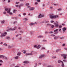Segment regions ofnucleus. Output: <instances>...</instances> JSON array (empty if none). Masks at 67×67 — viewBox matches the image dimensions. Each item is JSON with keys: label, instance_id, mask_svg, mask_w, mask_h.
<instances>
[{"label": "nucleus", "instance_id": "f257e3e1", "mask_svg": "<svg viewBox=\"0 0 67 67\" xmlns=\"http://www.w3.org/2000/svg\"><path fill=\"white\" fill-rule=\"evenodd\" d=\"M58 16L57 15H54L53 14L50 15V17L51 19H55L56 18H58Z\"/></svg>", "mask_w": 67, "mask_h": 67}, {"label": "nucleus", "instance_id": "f03ea898", "mask_svg": "<svg viewBox=\"0 0 67 67\" xmlns=\"http://www.w3.org/2000/svg\"><path fill=\"white\" fill-rule=\"evenodd\" d=\"M15 29H16V27H15L14 28L12 29L11 28H10L9 29H7L6 30L7 31H14L15 30Z\"/></svg>", "mask_w": 67, "mask_h": 67}, {"label": "nucleus", "instance_id": "7ed1b4c3", "mask_svg": "<svg viewBox=\"0 0 67 67\" xmlns=\"http://www.w3.org/2000/svg\"><path fill=\"white\" fill-rule=\"evenodd\" d=\"M61 56H64V58L65 59V58H66V56H67V54H61Z\"/></svg>", "mask_w": 67, "mask_h": 67}, {"label": "nucleus", "instance_id": "20e7f679", "mask_svg": "<svg viewBox=\"0 0 67 67\" xmlns=\"http://www.w3.org/2000/svg\"><path fill=\"white\" fill-rule=\"evenodd\" d=\"M10 10L11 9H9V10L7 11V13H9L10 15H12V13L10 12Z\"/></svg>", "mask_w": 67, "mask_h": 67}, {"label": "nucleus", "instance_id": "39448f33", "mask_svg": "<svg viewBox=\"0 0 67 67\" xmlns=\"http://www.w3.org/2000/svg\"><path fill=\"white\" fill-rule=\"evenodd\" d=\"M57 23H58L57 21H56L55 23H54V24H55L56 27L58 26V24Z\"/></svg>", "mask_w": 67, "mask_h": 67}, {"label": "nucleus", "instance_id": "423d86ee", "mask_svg": "<svg viewBox=\"0 0 67 67\" xmlns=\"http://www.w3.org/2000/svg\"><path fill=\"white\" fill-rule=\"evenodd\" d=\"M57 31H58V30L57 29L54 30V32H55L54 33V34H58V32Z\"/></svg>", "mask_w": 67, "mask_h": 67}, {"label": "nucleus", "instance_id": "0eeeda50", "mask_svg": "<svg viewBox=\"0 0 67 67\" xmlns=\"http://www.w3.org/2000/svg\"><path fill=\"white\" fill-rule=\"evenodd\" d=\"M33 55V53H32L26 54V56H28V55Z\"/></svg>", "mask_w": 67, "mask_h": 67}, {"label": "nucleus", "instance_id": "6e6552de", "mask_svg": "<svg viewBox=\"0 0 67 67\" xmlns=\"http://www.w3.org/2000/svg\"><path fill=\"white\" fill-rule=\"evenodd\" d=\"M44 15L40 14L39 15L38 18H41V17H44Z\"/></svg>", "mask_w": 67, "mask_h": 67}, {"label": "nucleus", "instance_id": "1a4fd4ad", "mask_svg": "<svg viewBox=\"0 0 67 67\" xmlns=\"http://www.w3.org/2000/svg\"><path fill=\"white\" fill-rule=\"evenodd\" d=\"M44 56V54L42 55L39 56V58H43V57Z\"/></svg>", "mask_w": 67, "mask_h": 67}, {"label": "nucleus", "instance_id": "9d476101", "mask_svg": "<svg viewBox=\"0 0 67 67\" xmlns=\"http://www.w3.org/2000/svg\"><path fill=\"white\" fill-rule=\"evenodd\" d=\"M0 36L1 37H3V36H5V35L4 34H2Z\"/></svg>", "mask_w": 67, "mask_h": 67}, {"label": "nucleus", "instance_id": "9b49d317", "mask_svg": "<svg viewBox=\"0 0 67 67\" xmlns=\"http://www.w3.org/2000/svg\"><path fill=\"white\" fill-rule=\"evenodd\" d=\"M66 28L65 27H64L63 29V33H64L65 32V31H66Z\"/></svg>", "mask_w": 67, "mask_h": 67}, {"label": "nucleus", "instance_id": "f8f14e48", "mask_svg": "<svg viewBox=\"0 0 67 67\" xmlns=\"http://www.w3.org/2000/svg\"><path fill=\"white\" fill-rule=\"evenodd\" d=\"M34 9V8L33 7H31L30 9L29 10L30 11H32V10H33Z\"/></svg>", "mask_w": 67, "mask_h": 67}, {"label": "nucleus", "instance_id": "ddd939ff", "mask_svg": "<svg viewBox=\"0 0 67 67\" xmlns=\"http://www.w3.org/2000/svg\"><path fill=\"white\" fill-rule=\"evenodd\" d=\"M41 47V45H38L37 46L36 48H37L38 49L39 48H40Z\"/></svg>", "mask_w": 67, "mask_h": 67}, {"label": "nucleus", "instance_id": "4468645a", "mask_svg": "<svg viewBox=\"0 0 67 67\" xmlns=\"http://www.w3.org/2000/svg\"><path fill=\"white\" fill-rule=\"evenodd\" d=\"M63 62L61 60H59L58 61V63H62Z\"/></svg>", "mask_w": 67, "mask_h": 67}, {"label": "nucleus", "instance_id": "2eb2a0df", "mask_svg": "<svg viewBox=\"0 0 67 67\" xmlns=\"http://www.w3.org/2000/svg\"><path fill=\"white\" fill-rule=\"evenodd\" d=\"M34 24H35V23H31L30 24V25H34Z\"/></svg>", "mask_w": 67, "mask_h": 67}, {"label": "nucleus", "instance_id": "dca6fc26", "mask_svg": "<svg viewBox=\"0 0 67 67\" xmlns=\"http://www.w3.org/2000/svg\"><path fill=\"white\" fill-rule=\"evenodd\" d=\"M58 37H59V36H55L54 37V39L56 40V39H57V38H58Z\"/></svg>", "mask_w": 67, "mask_h": 67}, {"label": "nucleus", "instance_id": "f3484780", "mask_svg": "<svg viewBox=\"0 0 67 67\" xmlns=\"http://www.w3.org/2000/svg\"><path fill=\"white\" fill-rule=\"evenodd\" d=\"M6 39H10V37L9 36H7L5 37Z\"/></svg>", "mask_w": 67, "mask_h": 67}, {"label": "nucleus", "instance_id": "a211bd4d", "mask_svg": "<svg viewBox=\"0 0 67 67\" xmlns=\"http://www.w3.org/2000/svg\"><path fill=\"white\" fill-rule=\"evenodd\" d=\"M5 22V21L3 20V21H1V23H2V24H3V23H4Z\"/></svg>", "mask_w": 67, "mask_h": 67}, {"label": "nucleus", "instance_id": "6ab92c4d", "mask_svg": "<svg viewBox=\"0 0 67 67\" xmlns=\"http://www.w3.org/2000/svg\"><path fill=\"white\" fill-rule=\"evenodd\" d=\"M3 58H4V59H8V58L5 56Z\"/></svg>", "mask_w": 67, "mask_h": 67}, {"label": "nucleus", "instance_id": "aec40b11", "mask_svg": "<svg viewBox=\"0 0 67 67\" xmlns=\"http://www.w3.org/2000/svg\"><path fill=\"white\" fill-rule=\"evenodd\" d=\"M28 63V62L27 61H24L23 62V63H24L25 64H27Z\"/></svg>", "mask_w": 67, "mask_h": 67}, {"label": "nucleus", "instance_id": "412c9836", "mask_svg": "<svg viewBox=\"0 0 67 67\" xmlns=\"http://www.w3.org/2000/svg\"><path fill=\"white\" fill-rule=\"evenodd\" d=\"M43 36H38V38H41V37H42Z\"/></svg>", "mask_w": 67, "mask_h": 67}, {"label": "nucleus", "instance_id": "4be33fe9", "mask_svg": "<svg viewBox=\"0 0 67 67\" xmlns=\"http://www.w3.org/2000/svg\"><path fill=\"white\" fill-rule=\"evenodd\" d=\"M17 55H20V54H21V52H18L17 54Z\"/></svg>", "mask_w": 67, "mask_h": 67}, {"label": "nucleus", "instance_id": "5701e85b", "mask_svg": "<svg viewBox=\"0 0 67 67\" xmlns=\"http://www.w3.org/2000/svg\"><path fill=\"white\" fill-rule=\"evenodd\" d=\"M62 10V8H59L58 9V11H61Z\"/></svg>", "mask_w": 67, "mask_h": 67}, {"label": "nucleus", "instance_id": "b1692460", "mask_svg": "<svg viewBox=\"0 0 67 67\" xmlns=\"http://www.w3.org/2000/svg\"><path fill=\"white\" fill-rule=\"evenodd\" d=\"M3 46H7V44L6 43H4L3 44Z\"/></svg>", "mask_w": 67, "mask_h": 67}, {"label": "nucleus", "instance_id": "393cba45", "mask_svg": "<svg viewBox=\"0 0 67 67\" xmlns=\"http://www.w3.org/2000/svg\"><path fill=\"white\" fill-rule=\"evenodd\" d=\"M62 67H64V63H63V62L62 63Z\"/></svg>", "mask_w": 67, "mask_h": 67}, {"label": "nucleus", "instance_id": "a878e982", "mask_svg": "<svg viewBox=\"0 0 67 67\" xmlns=\"http://www.w3.org/2000/svg\"><path fill=\"white\" fill-rule=\"evenodd\" d=\"M24 20L25 21H27V20H28V19H27V18H25V19H24Z\"/></svg>", "mask_w": 67, "mask_h": 67}, {"label": "nucleus", "instance_id": "bb28decb", "mask_svg": "<svg viewBox=\"0 0 67 67\" xmlns=\"http://www.w3.org/2000/svg\"><path fill=\"white\" fill-rule=\"evenodd\" d=\"M60 49H57L56 50V52H58V51H60Z\"/></svg>", "mask_w": 67, "mask_h": 67}, {"label": "nucleus", "instance_id": "cd10ccee", "mask_svg": "<svg viewBox=\"0 0 67 67\" xmlns=\"http://www.w3.org/2000/svg\"><path fill=\"white\" fill-rule=\"evenodd\" d=\"M5 10L6 11H8V8H6L5 9Z\"/></svg>", "mask_w": 67, "mask_h": 67}, {"label": "nucleus", "instance_id": "c85d7f7f", "mask_svg": "<svg viewBox=\"0 0 67 67\" xmlns=\"http://www.w3.org/2000/svg\"><path fill=\"white\" fill-rule=\"evenodd\" d=\"M26 6H27V5H29V3H26Z\"/></svg>", "mask_w": 67, "mask_h": 67}, {"label": "nucleus", "instance_id": "c756f323", "mask_svg": "<svg viewBox=\"0 0 67 67\" xmlns=\"http://www.w3.org/2000/svg\"><path fill=\"white\" fill-rule=\"evenodd\" d=\"M47 67H53V66L51 65H49L47 66Z\"/></svg>", "mask_w": 67, "mask_h": 67}, {"label": "nucleus", "instance_id": "7c9ffc66", "mask_svg": "<svg viewBox=\"0 0 67 67\" xmlns=\"http://www.w3.org/2000/svg\"><path fill=\"white\" fill-rule=\"evenodd\" d=\"M21 35V34H19V35H16V37H18V36H19V35Z\"/></svg>", "mask_w": 67, "mask_h": 67}, {"label": "nucleus", "instance_id": "2f4dec72", "mask_svg": "<svg viewBox=\"0 0 67 67\" xmlns=\"http://www.w3.org/2000/svg\"><path fill=\"white\" fill-rule=\"evenodd\" d=\"M18 58L19 57H18V56H16L15 57V59H18Z\"/></svg>", "mask_w": 67, "mask_h": 67}, {"label": "nucleus", "instance_id": "473e14b6", "mask_svg": "<svg viewBox=\"0 0 67 67\" xmlns=\"http://www.w3.org/2000/svg\"><path fill=\"white\" fill-rule=\"evenodd\" d=\"M1 57H4V56L2 55H0V58H1Z\"/></svg>", "mask_w": 67, "mask_h": 67}, {"label": "nucleus", "instance_id": "72a5a7b5", "mask_svg": "<svg viewBox=\"0 0 67 67\" xmlns=\"http://www.w3.org/2000/svg\"><path fill=\"white\" fill-rule=\"evenodd\" d=\"M42 49H45V48L44 47H42Z\"/></svg>", "mask_w": 67, "mask_h": 67}, {"label": "nucleus", "instance_id": "f704fd0d", "mask_svg": "<svg viewBox=\"0 0 67 67\" xmlns=\"http://www.w3.org/2000/svg\"><path fill=\"white\" fill-rule=\"evenodd\" d=\"M63 61H64V62H67V60L65 59L63 60Z\"/></svg>", "mask_w": 67, "mask_h": 67}, {"label": "nucleus", "instance_id": "c9c22d12", "mask_svg": "<svg viewBox=\"0 0 67 67\" xmlns=\"http://www.w3.org/2000/svg\"><path fill=\"white\" fill-rule=\"evenodd\" d=\"M48 33H49V34H51L52 33H53V32L52 31H50V32H49Z\"/></svg>", "mask_w": 67, "mask_h": 67}, {"label": "nucleus", "instance_id": "e433bc0d", "mask_svg": "<svg viewBox=\"0 0 67 67\" xmlns=\"http://www.w3.org/2000/svg\"><path fill=\"white\" fill-rule=\"evenodd\" d=\"M36 0L38 2H40L41 0Z\"/></svg>", "mask_w": 67, "mask_h": 67}, {"label": "nucleus", "instance_id": "4c0bfd02", "mask_svg": "<svg viewBox=\"0 0 67 67\" xmlns=\"http://www.w3.org/2000/svg\"><path fill=\"white\" fill-rule=\"evenodd\" d=\"M15 7L18 8V7H19V5H15Z\"/></svg>", "mask_w": 67, "mask_h": 67}, {"label": "nucleus", "instance_id": "58836bf2", "mask_svg": "<svg viewBox=\"0 0 67 67\" xmlns=\"http://www.w3.org/2000/svg\"><path fill=\"white\" fill-rule=\"evenodd\" d=\"M53 58H56V57L55 56H53Z\"/></svg>", "mask_w": 67, "mask_h": 67}, {"label": "nucleus", "instance_id": "ea45409f", "mask_svg": "<svg viewBox=\"0 0 67 67\" xmlns=\"http://www.w3.org/2000/svg\"><path fill=\"white\" fill-rule=\"evenodd\" d=\"M51 36H55V35H51Z\"/></svg>", "mask_w": 67, "mask_h": 67}, {"label": "nucleus", "instance_id": "a19ab883", "mask_svg": "<svg viewBox=\"0 0 67 67\" xmlns=\"http://www.w3.org/2000/svg\"><path fill=\"white\" fill-rule=\"evenodd\" d=\"M54 25H51V27L52 28H53L54 27Z\"/></svg>", "mask_w": 67, "mask_h": 67}, {"label": "nucleus", "instance_id": "79ce46f5", "mask_svg": "<svg viewBox=\"0 0 67 67\" xmlns=\"http://www.w3.org/2000/svg\"><path fill=\"white\" fill-rule=\"evenodd\" d=\"M37 3L36 2H35V4H36V5H37Z\"/></svg>", "mask_w": 67, "mask_h": 67}, {"label": "nucleus", "instance_id": "37998d69", "mask_svg": "<svg viewBox=\"0 0 67 67\" xmlns=\"http://www.w3.org/2000/svg\"><path fill=\"white\" fill-rule=\"evenodd\" d=\"M46 64L44 63L43 64V66H46Z\"/></svg>", "mask_w": 67, "mask_h": 67}, {"label": "nucleus", "instance_id": "c03bdc74", "mask_svg": "<svg viewBox=\"0 0 67 67\" xmlns=\"http://www.w3.org/2000/svg\"><path fill=\"white\" fill-rule=\"evenodd\" d=\"M43 41L44 42H45L46 41V40H43Z\"/></svg>", "mask_w": 67, "mask_h": 67}, {"label": "nucleus", "instance_id": "a18cd8bd", "mask_svg": "<svg viewBox=\"0 0 67 67\" xmlns=\"http://www.w3.org/2000/svg\"><path fill=\"white\" fill-rule=\"evenodd\" d=\"M65 45V43H63L62 44V46H64Z\"/></svg>", "mask_w": 67, "mask_h": 67}, {"label": "nucleus", "instance_id": "49530a36", "mask_svg": "<svg viewBox=\"0 0 67 67\" xmlns=\"http://www.w3.org/2000/svg\"><path fill=\"white\" fill-rule=\"evenodd\" d=\"M6 13H7V12H3V14H5Z\"/></svg>", "mask_w": 67, "mask_h": 67}, {"label": "nucleus", "instance_id": "de8ad7c7", "mask_svg": "<svg viewBox=\"0 0 67 67\" xmlns=\"http://www.w3.org/2000/svg\"><path fill=\"white\" fill-rule=\"evenodd\" d=\"M44 6H45V4H42V7H44Z\"/></svg>", "mask_w": 67, "mask_h": 67}, {"label": "nucleus", "instance_id": "09e8293b", "mask_svg": "<svg viewBox=\"0 0 67 67\" xmlns=\"http://www.w3.org/2000/svg\"><path fill=\"white\" fill-rule=\"evenodd\" d=\"M20 32L21 33H23V31H20Z\"/></svg>", "mask_w": 67, "mask_h": 67}, {"label": "nucleus", "instance_id": "8fccbe9b", "mask_svg": "<svg viewBox=\"0 0 67 67\" xmlns=\"http://www.w3.org/2000/svg\"><path fill=\"white\" fill-rule=\"evenodd\" d=\"M59 28H61V27H62V26L61 25H59Z\"/></svg>", "mask_w": 67, "mask_h": 67}, {"label": "nucleus", "instance_id": "3c124183", "mask_svg": "<svg viewBox=\"0 0 67 67\" xmlns=\"http://www.w3.org/2000/svg\"><path fill=\"white\" fill-rule=\"evenodd\" d=\"M17 22V21H15L14 22V24H15V23H16Z\"/></svg>", "mask_w": 67, "mask_h": 67}, {"label": "nucleus", "instance_id": "603ef678", "mask_svg": "<svg viewBox=\"0 0 67 67\" xmlns=\"http://www.w3.org/2000/svg\"><path fill=\"white\" fill-rule=\"evenodd\" d=\"M8 47H9V48H11V46L9 45L8 46Z\"/></svg>", "mask_w": 67, "mask_h": 67}, {"label": "nucleus", "instance_id": "864d4df0", "mask_svg": "<svg viewBox=\"0 0 67 67\" xmlns=\"http://www.w3.org/2000/svg\"><path fill=\"white\" fill-rule=\"evenodd\" d=\"M44 23V21H43L41 22V23Z\"/></svg>", "mask_w": 67, "mask_h": 67}, {"label": "nucleus", "instance_id": "5fc2aeb1", "mask_svg": "<svg viewBox=\"0 0 67 67\" xmlns=\"http://www.w3.org/2000/svg\"><path fill=\"white\" fill-rule=\"evenodd\" d=\"M23 15H26V13H24L23 14Z\"/></svg>", "mask_w": 67, "mask_h": 67}, {"label": "nucleus", "instance_id": "6e6d98bb", "mask_svg": "<svg viewBox=\"0 0 67 67\" xmlns=\"http://www.w3.org/2000/svg\"><path fill=\"white\" fill-rule=\"evenodd\" d=\"M37 47V46H36V45H35L34 46V47L36 48Z\"/></svg>", "mask_w": 67, "mask_h": 67}, {"label": "nucleus", "instance_id": "4d7b16f0", "mask_svg": "<svg viewBox=\"0 0 67 67\" xmlns=\"http://www.w3.org/2000/svg\"><path fill=\"white\" fill-rule=\"evenodd\" d=\"M19 3V2H16L15 3L16 4H18V3Z\"/></svg>", "mask_w": 67, "mask_h": 67}, {"label": "nucleus", "instance_id": "13d9d810", "mask_svg": "<svg viewBox=\"0 0 67 67\" xmlns=\"http://www.w3.org/2000/svg\"><path fill=\"white\" fill-rule=\"evenodd\" d=\"M54 6H56V5H57V4H54Z\"/></svg>", "mask_w": 67, "mask_h": 67}, {"label": "nucleus", "instance_id": "bf43d9fd", "mask_svg": "<svg viewBox=\"0 0 67 67\" xmlns=\"http://www.w3.org/2000/svg\"><path fill=\"white\" fill-rule=\"evenodd\" d=\"M18 7H19V8H20V7H21V5H19Z\"/></svg>", "mask_w": 67, "mask_h": 67}, {"label": "nucleus", "instance_id": "052dcab7", "mask_svg": "<svg viewBox=\"0 0 67 67\" xmlns=\"http://www.w3.org/2000/svg\"><path fill=\"white\" fill-rule=\"evenodd\" d=\"M60 39H63V38H64L63 37H60Z\"/></svg>", "mask_w": 67, "mask_h": 67}, {"label": "nucleus", "instance_id": "680f3d73", "mask_svg": "<svg viewBox=\"0 0 67 67\" xmlns=\"http://www.w3.org/2000/svg\"><path fill=\"white\" fill-rule=\"evenodd\" d=\"M19 40H22V38L20 37L19 38Z\"/></svg>", "mask_w": 67, "mask_h": 67}, {"label": "nucleus", "instance_id": "e2e57ef3", "mask_svg": "<svg viewBox=\"0 0 67 67\" xmlns=\"http://www.w3.org/2000/svg\"><path fill=\"white\" fill-rule=\"evenodd\" d=\"M38 65H41V63H38Z\"/></svg>", "mask_w": 67, "mask_h": 67}, {"label": "nucleus", "instance_id": "0e129e2a", "mask_svg": "<svg viewBox=\"0 0 67 67\" xmlns=\"http://www.w3.org/2000/svg\"><path fill=\"white\" fill-rule=\"evenodd\" d=\"M24 53H26V51H25L24 52Z\"/></svg>", "mask_w": 67, "mask_h": 67}, {"label": "nucleus", "instance_id": "69168bd1", "mask_svg": "<svg viewBox=\"0 0 67 67\" xmlns=\"http://www.w3.org/2000/svg\"><path fill=\"white\" fill-rule=\"evenodd\" d=\"M54 22V21H51V23H53Z\"/></svg>", "mask_w": 67, "mask_h": 67}, {"label": "nucleus", "instance_id": "338daca9", "mask_svg": "<svg viewBox=\"0 0 67 67\" xmlns=\"http://www.w3.org/2000/svg\"><path fill=\"white\" fill-rule=\"evenodd\" d=\"M15 12V10H13V12L14 13Z\"/></svg>", "mask_w": 67, "mask_h": 67}, {"label": "nucleus", "instance_id": "774afa93", "mask_svg": "<svg viewBox=\"0 0 67 67\" xmlns=\"http://www.w3.org/2000/svg\"><path fill=\"white\" fill-rule=\"evenodd\" d=\"M30 33L31 34H33V31H31V32H30Z\"/></svg>", "mask_w": 67, "mask_h": 67}]
</instances>
